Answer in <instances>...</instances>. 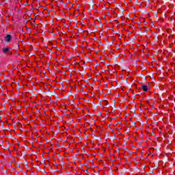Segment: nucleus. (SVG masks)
<instances>
[{
    "mask_svg": "<svg viewBox=\"0 0 175 175\" xmlns=\"http://www.w3.org/2000/svg\"><path fill=\"white\" fill-rule=\"evenodd\" d=\"M5 42H7V43L12 42V36L10 34L7 35L5 37Z\"/></svg>",
    "mask_w": 175,
    "mask_h": 175,
    "instance_id": "1",
    "label": "nucleus"
},
{
    "mask_svg": "<svg viewBox=\"0 0 175 175\" xmlns=\"http://www.w3.org/2000/svg\"><path fill=\"white\" fill-rule=\"evenodd\" d=\"M142 89L143 90V91H144L145 92H147L148 91V88L147 87V85H142Z\"/></svg>",
    "mask_w": 175,
    "mask_h": 175,
    "instance_id": "2",
    "label": "nucleus"
},
{
    "mask_svg": "<svg viewBox=\"0 0 175 175\" xmlns=\"http://www.w3.org/2000/svg\"><path fill=\"white\" fill-rule=\"evenodd\" d=\"M9 48H3V53H8V52H9Z\"/></svg>",
    "mask_w": 175,
    "mask_h": 175,
    "instance_id": "3",
    "label": "nucleus"
},
{
    "mask_svg": "<svg viewBox=\"0 0 175 175\" xmlns=\"http://www.w3.org/2000/svg\"><path fill=\"white\" fill-rule=\"evenodd\" d=\"M5 1V0H0V1Z\"/></svg>",
    "mask_w": 175,
    "mask_h": 175,
    "instance_id": "4",
    "label": "nucleus"
}]
</instances>
